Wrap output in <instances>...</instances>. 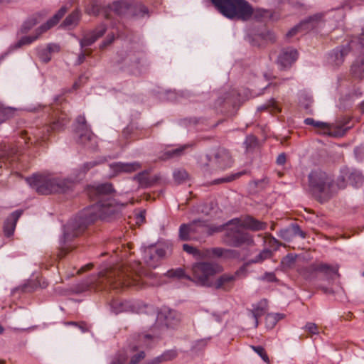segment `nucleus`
I'll return each mask as SVG.
<instances>
[{"mask_svg":"<svg viewBox=\"0 0 364 364\" xmlns=\"http://www.w3.org/2000/svg\"><path fill=\"white\" fill-rule=\"evenodd\" d=\"M77 181L78 180L77 178L73 180L70 178H60L53 177L52 193H65L73 191L76 186Z\"/></svg>","mask_w":364,"mask_h":364,"instance_id":"6ab92c4d","label":"nucleus"},{"mask_svg":"<svg viewBox=\"0 0 364 364\" xmlns=\"http://www.w3.org/2000/svg\"><path fill=\"white\" fill-rule=\"evenodd\" d=\"M18 150L17 148L3 145L0 146V159H8L17 154Z\"/></svg>","mask_w":364,"mask_h":364,"instance_id":"4c0bfd02","label":"nucleus"},{"mask_svg":"<svg viewBox=\"0 0 364 364\" xmlns=\"http://www.w3.org/2000/svg\"><path fill=\"white\" fill-rule=\"evenodd\" d=\"M77 143L86 146L87 149L95 150L97 147V136L90 129H80L76 132Z\"/></svg>","mask_w":364,"mask_h":364,"instance_id":"a211bd4d","label":"nucleus"},{"mask_svg":"<svg viewBox=\"0 0 364 364\" xmlns=\"http://www.w3.org/2000/svg\"><path fill=\"white\" fill-rule=\"evenodd\" d=\"M304 331L307 333L306 337H313L314 335H317L319 333V328L318 326L311 322H308L304 327Z\"/></svg>","mask_w":364,"mask_h":364,"instance_id":"c03bdc74","label":"nucleus"},{"mask_svg":"<svg viewBox=\"0 0 364 364\" xmlns=\"http://www.w3.org/2000/svg\"><path fill=\"white\" fill-rule=\"evenodd\" d=\"M285 234H289L293 236H299L301 238H305L306 236V232H304L297 224H292L288 229L283 232V237L288 240V238L284 235Z\"/></svg>","mask_w":364,"mask_h":364,"instance_id":"e433bc0d","label":"nucleus"},{"mask_svg":"<svg viewBox=\"0 0 364 364\" xmlns=\"http://www.w3.org/2000/svg\"><path fill=\"white\" fill-rule=\"evenodd\" d=\"M22 210H16L13 212L5 220L4 224V232L6 237H10L14 234L16 223L22 215Z\"/></svg>","mask_w":364,"mask_h":364,"instance_id":"4be33fe9","label":"nucleus"},{"mask_svg":"<svg viewBox=\"0 0 364 364\" xmlns=\"http://www.w3.org/2000/svg\"><path fill=\"white\" fill-rule=\"evenodd\" d=\"M129 9L128 16L129 17H143L148 14L147 8L139 2H129Z\"/></svg>","mask_w":364,"mask_h":364,"instance_id":"a878e982","label":"nucleus"},{"mask_svg":"<svg viewBox=\"0 0 364 364\" xmlns=\"http://www.w3.org/2000/svg\"><path fill=\"white\" fill-rule=\"evenodd\" d=\"M350 74L355 79L364 78V58L356 59L351 65Z\"/></svg>","mask_w":364,"mask_h":364,"instance_id":"bb28decb","label":"nucleus"},{"mask_svg":"<svg viewBox=\"0 0 364 364\" xmlns=\"http://www.w3.org/2000/svg\"><path fill=\"white\" fill-rule=\"evenodd\" d=\"M43 19L41 14H36L26 21L21 26V32L26 33L28 32L33 26L40 23Z\"/></svg>","mask_w":364,"mask_h":364,"instance_id":"c756f323","label":"nucleus"},{"mask_svg":"<svg viewBox=\"0 0 364 364\" xmlns=\"http://www.w3.org/2000/svg\"><path fill=\"white\" fill-rule=\"evenodd\" d=\"M80 17V13L78 10H75L69 14L63 21L60 26L64 28L74 27L77 26Z\"/></svg>","mask_w":364,"mask_h":364,"instance_id":"72a5a7b5","label":"nucleus"},{"mask_svg":"<svg viewBox=\"0 0 364 364\" xmlns=\"http://www.w3.org/2000/svg\"><path fill=\"white\" fill-rule=\"evenodd\" d=\"M257 110L259 112L268 111L272 114L281 112L280 108L279 107L277 102L274 99H271L266 104H264L258 107Z\"/></svg>","mask_w":364,"mask_h":364,"instance_id":"c9c22d12","label":"nucleus"},{"mask_svg":"<svg viewBox=\"0 0 364 364\" xmlns=\"http://www.w3.org/2000/svg\"><path fill=\"white\" fill-rule=\"evenodd\" d=\"M132 132H133L132 127H127L124 129V130L122 131V135L125 139H127L132 134Z\"/></svg>","mask_w":364,"mask_h":364,"instance_id":"0e129e2a","label":"nucleus"},{"mask_svg":"<svg viewBox=\"0 0 364 364\" xmlns=\"http://www.w3.org/2000/svg\"><path fill=\"white\" fill-rule=\"evenodd\" d=\"M248 172L246 170L239 171L235 173H231L229 176L215 179L213 181V184L216 185L222 183H229L240 178L241 176L247 174Z\"/></svg>","mask_w":364,"mask_h":364,"instance_id":"f704fd0d","label":"nucleus"},{"mask_svg":"<svg viewBox=\"0 0 364 364\" xmlns=\"http://www.w3.org/2000/svg\"><path fill=\"white\" fill-rule=\"evenodd\" d=\"M262 279L269 282H276L278 280L273 272H265L262 276Z\"/></svg>","mask_w":364,"mask_h":364,"instance_id":"bf43d9fd","label":"nucleus"},{"mask_svg":"<svg viewBox=\"0 0 364 364\" xmlns=\"http://www.w3.org/2000/svg\"><path fill=\"white\" fill-rule=\"evenodd\" d=\"M114 41V36L113 34L110 35L109 34L107 38H105V40H104L102 43L100 44V49H104L105 48H106L107 46H109L110 44H112L113 43V41Z\"/></svg>","mask_w":364,"mask_h":364,"instance_id":"13d9d810","label":"nucleus"},{"mask_svg":"<svg viewBox=\"0 0 364 364\" xmlns=\"http://www.w3.org/2000/svg\"><path fill=\"white\" fill-rule=\"evenodd\" d=\"M106 159L105 158H100L98 159L87 161L82 164L77 170V172L76 178L77 180L81 179L85 176V174L94 167L105 163Z\"/></svg>","mask_w":364,"mask_h":364,"instance_id":"393cba45","label":"nucleus"},{"mask_svg":"<svg viewBox=\"0 0 364 364\" xmlns=\"http://www.w3.org/2000/svg\"><path fill=\"white\" fill-rule=\"evenodd\" d=\"M245 143L247 149L254 148L257 144V139L253 135H249L246 137Z\"/></svg>","mask_w":364,"mask_h":364,"instance_id":"4d7b16f0","label":"nucleus"},{"mask_svg":"<svg viewBox=\"0 0 364 364\" xmlns=\"http://www.w3.org/2000/svg\"><path fill=\"white\" fill-rule=\"evenodd\" d=\"M111 306L115 314H119L120 312L127 311V309L129 307V305L127 301L124 302L120 300L116 299L112 301Z\"/></svg>","mask_w":364,"mask_h":364,"instance_id":"79ce46f5","label":"nucleus"},{"mask_svg":"<svg viewBox=\"0 0 364 364\" xmlns=\"http://www.w3.org/2000/svg\"><path fill=\"white\" fill-rule=\"evenodd\" d=\"M304 124L318 128L321 133L333 137H341L346 134L348 130L352 128L351 118L344 117L338 120L336 124H328L315 121L313 118L304 119Z\"/></svg>","mask_w":364,"mask_h":364,"instance_id":"0eeeda50","label":"nucleus"},{"mask_svg":"<svg viewBox=\"0 0 364 364\" xmlns=\"http://www.w3.org/2000/svg\"><path fill=\"white\" fill-rule=\"evenodd\" d=\"M179 323L176 318V312L168 308H163L159 311L154 328H173Z\"/></svg>","mask_w":364,"mask_h":364,"instance_id":"2eb2a0df","label":"nucleus"},{"mask_svg":"<svg viewBox=\"0 0 364 364\" xmlns=\"http://www.w3.org/2000/svg\"><path fill=\"white\" fill-rule=\"evenodd\" d=\"M216 9L231 20L251 19L252 5L246 0H210Z\"/></svg>","mask_w":364,"mask_h":364,"instance_id":"39448f33","label":"nucleus"},{"mask_svg":"<svg viewBox=\"0 0 364 364\" xmlns=\"http://www.w3.org/2000/svg\"><path fill=\"white\" fill-rule=\"evenodd\" d=\"M182 154V146L175 149H165L159 156L160 161H168L170 159H178Z\"/></svg>","mask_w":364,"mask_h":364,"instance_id":"7c9ffc66","label":"nucleus"},{"mask_svg":"<svg viewBox=\"0 0 364 364\" xmlns=\"http://www.w3.org/2000/svg\"><path fill=\"white\" fill-rule=\"evenodd\" d=\"M272 251L265 249L262 250L258 255H257L254 259L250 261V263H260L264 260L270 258L272 257Z\"/></svg>","mask_w":364,"mask_h":364,"instance_id":"a18cd8bd","label":"nucleus"},{"mask_svg":"<svg viewBox=\"0 0 364 364\" xmlns=\"http://www.w3.org/2000/svg\"><path fill=\"white\" fill-rule=\"evenodd\" d=\"M162 363H164V362L162 361V360L159 355V356H157L151 360H148L147 362H146L144 364H161Z\"/></svg>","mask_w":364,"mask_h":364,"instance_id":"69168bd1","label":"nucleus"},{"mask_svg":"<svg viewBox=\"0 0 364 364\" xmlns=\"http://www.w3.org/2000/svg\"><path fill=\"white\" fill-rule=\"evenodd\" d=\"M114 191L112 184L110 183H102L89 188L88 196L92 200H96V203L70 220L65 225L58 254L59 258L64 257L70 251V247L68 243L80 235L88 225L97 219L106 220L116 214L120 206H123V204L119 205L112 198L111 196Z\"/></svg>","mask_w":364,"mask_h":364,"instance_id":"f257e3e1","label":"nucleus"},{"mask_svg":"<svg viewBox=\"0 0 364 364\" xmlns=\"http://www.w3.org/2000/svg\"><path fill=\"white\" fill-rule=\"evenodd\" d=\"M252 348L254 350L255 352H256L261 358L262 359L266 362L269 363V357L264 350V348L262 346H252Z\"/></svg>","mask_w":364,"mask_h":364,"instance_id":"864d4df0","label":"nucleus"},{"mask_svg":"<svg viewBox=\"0 0 364 364\" xmlns=\"http://www.w3.org/2000/svg\"><path fill=\"white\" fill-rule=\"evenodd\" d=\"M287 156L284 153L280 154L277 159V164L278 165H284L286 163Z\"/></svg>","mask_w":364,"mask_h":364,"instance_id":"e2e57ef3","label":"nucleus"},{"mask_svg":"<svg viewBox=\"0 0 364 364\" xmlns=\"http://www.w3.org/2000/svg\"><path fill=\"white\" fill-rule=\"evenodd\" d=\"M69 122V119L65 114H61L57 119L53 120L49 128L53 130H60L63 129Z\"/></svg>","mask_w":364,"mask_h":364,"instance_id":"58836bf2","label":"nucleus"},{"mask_svg":"<svg viewBox=\"0 0 364 364\" xmlns=\"http://www.w3.org/2000/svg\"><path fill=\"white\" fill-rule=\"evenodd\" d=\"M309 269L314 272H328L333 271V267L325 263L312 264Z\"/></svg>","mask_w":364,"mask_h":364,"instance_id":"de8ad7c7","label":"nucleus"},{"mask_svg":"<svg viewBox=\"0 0 364 364\" xmlns=\"http://www.w3.org/2000/svg\"><path fill=\"white\" fill-rule=\"evenodd\" d=\"M346 173L347 174L348 181L354 186H359L363 182V176L360 171L353 170L350 171L348 168H346Z\"/></svg>","mask_w":364,"mask_h":364,"instance_id":"2f4dec72","label":"nucleus"},{"mask_svg":"<svg viewBox=\"0 0 364 364\" xmlns=\"http://www.w3.org/2000/svg\"><path fill=\"white\" fill-rule=\"evenodd\" d=\"M16 109L0 105V124L14 117Z\"/></svg>","mask_w":364,"mask_h":364,"instance_id":"a19ab883","label":"nucleus"},{"mask_svg":"<svg viewBox=\"0 0 364 364\" xmlns=\"http://www.w3.org/2000/svg\"><path fill=\"white\" fill-rule=\"evenodd\" d=\"M156 337L157 335L155 333H141L134 334L133 338L136 344L132 347V351H137L139 348H150L151 343Z\"/></svg>","mask_w":364,"mask_h":364,"instance_id":"412c9836","label":"nucleus"},{"mask_svg":"<svg viewBox=\"0 0 364 364\" xmlns=\"http://www.w3.org/2000/svg\"><path fill=\"white\" fill-rule=\"evenodd\" d=\"M267 301H261L259 304L252 311L253 317L255 319V326H258V318L262 316L266 310Z\"/></svg>","mask_w":364,"mask_h":364,"instance_id":"ea45409f","label":"nucleus"},{"mask_svg":"<svg viewBox=\"0 0 364 364\" xmlns=\"http://www.w3.org/2000/svg\"><path fill=\"white\" fill-rule=\"evenodd\" d=\"M107 27L105 24H100L95 29L85 33L80 40V44L82 48L92 45L106 32Z\"/></svg>","mask_w":364,"mask_h":364,"instance_id":"aec40b11","label":"nucleus"},{"mask_svg":"<svg viewBox=\"0 0 364 364\" xmlns=\"http://www.w3.org/2000/svg\"><path fill=\"white\" fill-rule=\"evenodd\" d=\"M322 18L323 14H316L314 16H309L306 20L301 21L299 25H296L289 31L287 33V37L291 38L296 36L299 32H307L312 30L316 26V23L321 21Z\"/></svg>","mask_w":364,"mask_h":364,"instance_id":"f3484780","label":"nucleus"},{"mask_svg":"<svg viewBox=\"0 0 364 364\" xmlns=\"http://www.w3.org/2000/svg\"><path fill=\"white\" fill-rule=\"evenodd\" d=\"M166 255V251L156 245L145 247L142 252V259L146 264L151 267H156L161 259Z\"/></svg>","mask_w":364,"mask_h":364,"instance_id":"4468645a","label":"nucleus"},{"mask_svg":"<svg viewBox=\"0 0 364 364\" xmlns=\"http://www.w3.org/2000/svg\"><path fill=\"white\" fill-rule=\"evenodd\" d=\"M207 163L205 165L210 171H224L230 168L233 164V159L228 150L219 147L212 154L205 156Z\"/></svg>","mask_w":364,"mask_h":364,"instance_id":"1a4fd4ad","label":"nucleus"},{"mask_svg":"<svg viewBox=\"0 0 364 364\" xmlns=\"http://www.w3.org/2000/svg\"><path fill=\"white\" fill-rule=\"evenodd\" d=\"M146 357V353L144 350H141L137 353L133 355L128 364H138L143 360Z\"/></svg>","mask_w":364,"mask_h":364,"instance_id":"603ef678","label":"nucleus"},{"mask_svg":"<svg viewBox=\"0 0 364 364\" xmlns=\"http://www.w3.org/2000/svg\"><path fill=\"white\" fill-rule=\"evenodd\" d=\"M165 275L173 280L180 279L182 278V268L171 269Z\"/></svg>","mask_w":364,"mask_h":364,"instance_id":"8fccbe9b","label":"nucleus"},{"mask_svg":"<svg viewBox=\"0 0 364 364\" xmlns=\"http://www.w3.org/2000/svg\"><path fill=\"white\" fill-rule=\"evenodd\" d=\"M134 179L137 181L139 186L144 188L151 186L154 183V181L149 178L147 171L139 173L134 177Z\"/></svg>","mask_w":364,"mask_h":364,"instance_id":"473e14b6","label":"nucleus"},{"mask_svg":"<svg viewBox=\"0 0 364 364\" xmlns=\"http://www.w3.org/2000/svg\"><path fill=\"white\" fill-rule=\"evenodd\" d=\"M247 270L246 265L240 267L234 274H223L220 276L213 286L217 289L228 291L234 287L235 282L240 278L246 277Z\"/></svg>","mask_w":364,"mask_h":364,"instance_id":"f8f14e48","label":"nucleus"},{"mask_svg":"<svg viewBox=\"0 0 364 364\" xmlns=\"http://www.w3.org/2000/svg\"><path fill=\"white\" fill-rule=\"evenodd\" d=\"M260 36L262 39L267 42L274 43L277 40V37L274 32L271 31H266L260 33Z\"/></svg>","mask_w":364,"mask_h":364,"instance_id":"5fc2aeb1","label":"nucleus"},{"mask_svg":"<svg viewBox=\"0 0 364 364\" xmlns=\"http://www.w3.org/2000/svg\"><path fill=\"white\" fill-rule=\"evenodd\" d=\"M308 188L319 203L328 201L336 194V185L332 176L321 170H314L308 176Z\"/></svg>","mask_w":364,"mask_h":364,"instance_id":"20e7f679","label":"nucleus"},{"mask_svg":"<svg viewBox=\"0 0 364 364\" xmlns=\"http://www.w3.org/2000/svg\"><path fill=\"white\" fill-rule=\"evenodd\" d=\"M94 267L93 263H89L85 266H82L77 272L78 274H81L86 271L90 270Z\"/></svg>","mask_w":364,"mask_h":364,"instance_id":"338daca9","label":"nucleus"},{"mask_svg":"<svg viewBox=\"0 0 364 364\" xmlns=\"http://www.w3.org/2000/svg\"><path fill=\"white\" fill-rule=\"evenodd\" d=\"M37 53L40 60L44 63H48L51 60V55H50L49 50L46 48L38 49Z\"/></svg>","mask_w":364,"mask_h":364,"instance_id":"09e8293b","label":"nucleus"},{"mask_svg":"<svg viewBox=\"0 0 364 364\" xmlns=\"http://www.w3.org/2000/svg\"><path fill=\"white\" fill-rule=\"evenodd\" d=\"M151 273L144 269L141 264L135 262L130 266L117 264L114 267L104 269L89 282L90 285H95L99 288L109 286L114 289L123 287H142L146 283L144 277H150Z\"/></svg>","mask_w":364,"mask_h":364,"instance_id":"f03ea898","label":"nucleus"},{"mask_svg":"<svg viewBox=\"0 0 364 364\" xmlns=\"http://www.w3.org/2000/svg\"><path fill=\"white\" fill-rule=\"evenodd\" d=\"M26 181L38 194L52 193L53 177L50 175L35 173L31 177L26 178Z\"/></svg>","mask_w":364,"mask_h":364,"instance_id":"9b49d317","label":"nucleus"},{"mask_svg":"<svg viewBox=\"0 0 364 364\" xmlns=\"http://www.w3.org/2000/svg\"><path fill=\"white\" fill-rule=\"evenodd\" d=\"M76 128H75V132L80 129H89L87 125L86 119L84 116H78L76 119Z\"/></svg>","mask_w":364,"mask_h":364,"instance_id":"6e6d98bb","label":"nucleus"},{"mask_svg":"<svg viewBox=\"0 0 364 364\" xmlns=\"http://www.w3.org/2000/svg\"><path fill=\"white\" fill-rule=\"evenodd\" d=\"M46 49L48 50H49V53H50V55H51L52 53L59 52L60 46L55 43H49V44H48Z\"/></svg>","mask_w":364,"mask_h":364,"instance_id":"052dcab7","label":"nucleus"},{"mask_svg":"<svg viewBox=\"0 0 364 364\" xmlns=\"http://www.w3.org/2000/svg\"><path fill=\"white\" fill-rule=\"evenodd\" d=\"M173 176L175 178V181L180 184L182 182V176L180 171H177L174 172Z\"/></svg>","mask_w":364,"mask_h":364,"instance_id":"774afa93","label":"nucleus"},{"mask_svg":"<svg viewBox=\"0 0 364 364\" xmlns=\"http://www.w3.org/2000/svg\"><path fill=\"white\" fill-rule=\"evenodd\" d=\"M67 11L68 8L66 6H62L51 18L36 30L35 36L22 37L16 43V47L20 48L23 45H28L38 39L42 33L56 25L60 19L65 14Z\"/></svg>","mask_w":364,"mask_h":364,"instance_id":"9d476101","label":"nucleus"},{"mask_svg":"<svg viewBox=\"0 0 364 364\" xmlns=\"http://www.w3.org/2000/svg\"><path fill=\"white\" fill-rule=\"evenodd\" d=\"M348 177L346 173V168L343 169L341 172V175L338 177L336 185V193L340 189H343L346 187Z\"/></svg>","mask_w":364,"mask_h":364,"instance_id":"37998d69","label":"nucleus"},{"mask_svg":"<svg viewBox=\"0 0 364 364\" xmlns=\"http://www.w3.org/2000/svg\"><path fill=\"white\" fill-rule=\"evenodd\" d=\"M363 38H352L345 40L343 43L335 48L329 54V62L335 65H342L345 58L350 53L355 54H364Z\"/></svg>","mask_w":364,"mask_h":364,"instance_id":"423d86ee","label":"nucleus"},{"mask_svg":"<svg viewBox=\"0 0 364 364\" xmlns=\"http://www.w3.org/2000/svg\"><path fill=\"white\" fill-rule=\"evenodd\" d=\"M86 13L89 15L97 16L100 11V6L93 0H90L85 9Z\"/></svg>","mask_w":364,"mask_h":364,"instance_id":"49530a36","label":"nucleus"},{"mask_svg":"<svg viewBox=\"0 0 364 364\" xmlns=\"http://www.w3.org/2000/svg\"><path fill=\"white\" fill-rule=\"evenodd\" d=\"M109 166L116 173H132L139 170L141 168V164L136 161L132 163L117 162L110 164Z\"/></svg>","mask_w":364,"mask_h":364,"instance_id":"5701e85b","label":"nucleus"},{"mask_svg":"<svg viewBox=\"0 0 364 364\" xmlns=\"http://www.w3.org/2000/svg\"><path fill=\"white\" fill-rule=\"evenodd\" d=\"M43 132L44 129L41 131L39 129H36L30 133L28 131H25L22 133L21 139L24 141L25 144H40L41 141L45 140Z\"/></svg>","mask_w":364,"mask_h":364,"instance_id":"b1692460","label":"nucleus"},{"mask_svg":"<svg viewBox=\"0 0 364 364\" xmlns=\"http://www.w3.org/2000/svg\"><path fill=\"white\" fill-rule=\"evenodd\" d=\"M177 356V353L176 350H166L165 352H164L161 355V358L162 360V361L164 363V362H167V361H170V360H172L173 359H174L175 358H176Z\"/></svg>","mask_w":364,"mask_h":364,"instance_id":"3c124183","label":"nucleus"},{"mask_svg":"<svg viewBox=\"0 0 364 364\" xmlns=\"http://www.w3.org/2000/svg\"><path fill=\"white\" fill-rule=\"evenodd\" d=\"M87 80V77L84 76V75H81L79 77V79L77 81H76L74 84H73V88L74 89H77L80 87V84L81 83H85Z\"/></svg>","mask_w":364,"mask_h":364,"instance_id":"680f3d73","label":"nucleus"},{"mask_svg":"<svg viewBox=\"0 0 364 364\" xmlns=\"http://www.w3.org/2000/svg\"><path fill=\"white\" fill-rule=\"evenodd\" d=\"M193 280L202 285L212 287V277L222 272V267L213 262H198L193 266Z\"/></svg>","mask_w":364,"mask_h":364,"instance_id":"6e6552de","label":"nucleus"},{"mask_svg":"<svg viewBox=\"0 0 364 364\" xmlns=\"http://www.w3.org/2000/svg\"><path fill=\"white\" fill-rule=\"evenodd\" d=\"M228 224L235 225L236 227L227 232L225 241L228 245L236 247L243 245L247 246L255 245L252 236L248 232L240 230V228L249 229L252 231H259L264 230L267 227L266 223L259 221L250 215H247L243 219H232Z\"/></svg>","mask_w":364,"mask_h":364,"instance_id":"7ed1b4c3","label":"nucleus"},{"mask_svg":"<svg viewBox=\"0 0 364 364\" xmlns=\"http://www.w3.org/2000/svg\"><path fill=\"white\" fill-rule=\"evenodd\" d=\"M273 16V12L271 10L261 9V8H254L252 6V14L251 18H253L255 20L257 21H263L266 19L271 18Z\"/></svg>","mask_w":364,"mask_h":364,"instance_id":"cd10ccee","label":"nucleus"},{"mask_svg":"<svg viewBox=\"0 0 364 364\" xmlns=\"http://www.w3.org/2000/svg\"><path fill=\"white\" fill-rule=\"evenodd\" d=\"M129 2L126 1H115L111 6V9L119 16H128Z\"/></svg>","mask_w":364,"mask_h":364,"instance_id":"c85d7f7f","label":"nucleus"},{"mask_svg":"<svg viewBox=\"0 0 364 364\" xmlns=\"http://www.w3.org/2000/svg\"><path fill=\"white\" fill-rule=\"evenodd\" d=\"M298 51L292 48L282 49L277 58V64L281 70L290 68L298 59Z\"/></svg>","mask_w":364,"mask_h":364,"instance_id":"dca6fc26","label":"nucleus"},{"mask_svg":"<svg viewBox=\"0 0 364 364\" xmlns=\"http://www.w3.org/2000/svg\"><path fill=\"white\" fill-rule=\"evenodd\" d=\"M183 251L192 255L196 259L219 258L226 256L232 251L222 247H213L199 250L187 244H183Z\"/></svg>","mask_w":364,"mask_h":364,"instance_id":"ddd939ff","label":"nucleus"}]
</instances>
